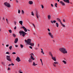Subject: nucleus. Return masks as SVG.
<instances>
[{
    "mask_svg": "<svg viewBox=\"0 0 73 73\" xmlns=\"http://www.w3.org/2000/svg\"><path fill=\"white\" fill-rule=\"evenodd\" d=\"M29 4L32 5L33 4V2L31 1H29Z\"/></svg>",
    "mask_w": 73,
    "mask_h": 73,
    "instance_id": "2eb2a0df",
    "label": "nucleus"
},
{
    "mask_svg": "<svg viewBox=\"0 0 73 73\" xmlns=\"http://www.w3.org/2000/svg\"><path fill=\"white\" fill-rule=\"evenodd\" d=\"M17 41H18V38H17L15 40L14 42L15 43H16L17 42Z\"/></svg>",
    "mask_w": 73,
    "mask_h": 73,
    "instance_id": "9b49d317",
    "label": "nucleus"
},
{
    "mask_svg": "<svg viewBox=\"0 0 73 73\" xmlns=\"http://www.w3.org/2000/svg\"><path fill=\"white\" fill-rule=\"evenodd\" d=\"M19 73H23L22 72H20Z\"/></svg>",
    "mask_w": 73,
    "mask_h": 73,
    "instance_id": "052dcab7",
    "label": "nucleus"
},
{
    "mask_svg": "<svg viewBox=\"0 0 73 73\" xmlns=\"http://www.w3.org/2000/svg\"><path fill=\"white\" fill-rule=\"evenodd\" d=\"M40 61H41V63L42 64V59H40Z\"/></svg>",
    "mask_w": 73,
    "mask_h": 73,
    "instance_id": "473e14b6",
    "label": "nucleus"
},
{
    "mask_svg": "<svg viewBox=\"0 0 73 73\" xmlns=\"http://www.w3.org/2000/svg\"><path fill=\"white\" fill-rule=\"evenodd\" d=\"M36 17L37 19H38V12H36Z\"/></svg>",
    "mask_w": 73,
    "mask_h": 73,
    "instance_id": "9d476101",
    "label": "nucleus"
},
{
    "mask_svg": "<svg viewBox=\"0 0 73 73\" xmlns=\"http://www.w3.org/2000/svg\"><path fill=\"white\" fill-rule=\"evenodd\" d=\"M13 54H16V52H13L12 53Z\"/></svg>",
    "mask_w": 73,
    "mask_h": 73,
    "instance_id": "58836bf2",
    "label": "nucleus"
},
{
    "mask_svg": "<svg viewBox=\"0 0 73 73\" xmlns=\"http://www.w3.org/2000/svg\"><path fill=\"white\" fill-rule=\"evenodd\" d=\"M1 20V18L0 17V20Z\"/></svg>",
    "mask_w": 73,
    "mask_h": 73,
    "instance_id": "338daca9",
    "label": "nucleus"
},
{
    "mask_svg": "<svg viewBox=\"0 0 73 73\" xmlns=\"http://www.w3.org/2000/svg\"><path fill=\"white\" fill-rule=\"evenodd\" d=\"M8 19L7 18L6 19V21L7 22V23H8Z\"/></svg>",
    "mask_w": 73,
    "mask_h": 73,
    "instance_id": "e433bc0d",
    "label": "nucleus"
},
{
    "mask_svg": "<svg viewBox=\"0 0 73 73\" xmlns=\"http://www.w3.org/2000/svg\"><path fill=\"white\" fill-rule=\"evenodd\" d=\"M48 32H50V29H48Z\"/></svg>",
    "mask_w": 73,
    "mask_h": 73,
    "instance_id": "c03bdc74",
    "label": "nucleus"
},
{
    "mask_svg": "<svg viewBox=\"0 0 73 73\" xmlns=\"http://www.w3.org/2000/svg\"><path fill=\"white\" fill-rule=\"evenodd\" d=\"M48 19H50V15H48Z\"/></svg>",
    "mask_w": 73,
    "mask_h": 73,
    "instance_id": "b1692460",
    "label": "nucleus"
},
{
    "mask_svg": "<svg viewBox=\"0 0 73 73\" xmlns=\"http://www.w3.org/2000/svg\"><path fill=\"white\" fill-rule=\"evenodd\" d=\"M15 46L16 47H17V46H18L17 45H15Z\"/></svg>",
    "mask_w": 73,
    "mask_h": 73,
    "instance_id": "864d4df0",
    "label": "nucleus"
},
{
    "mask_svg": "<svg viewBox=\"0 0 73 73\" xmlns=\"http://www.w3.org/2000/svg\"><path fill=\"white\" fill-rule=\"evenodd\" d=\"M8 70H10V68H8Z\"/></svg>",
    "mask_w": 73,
    "mask_h": 73,
    "instance_id": "5fc2aeb1",
    "label": "nucleus"
},
{
    "mask_svg": "<svg viewBox=\"0 0 73 73\" xmlns=\"http://www.w3.org/2000/svg\"><path fill=\"white\" fill-rule=\"evenodd\" d=\"M7 60L9 61H11V59L10 58V56H7Z\"/></svg>",
    "mask_w": 73,
    "mask_h": 73,
    "instance_id": "39448f33",
    "label": "nucleus"
},
{
    "mask_svg": "<svg viewBox=\"0 0 73 73\" xmlns=\"http://www.w3.org/2000/svg\"><path fill=\"white\" fill-rule=\"evenodd\" d=\"M50 36L51 38H53V35H50Z\"/></svg>",
    "mask_w": 73,
    "mask_h": 73,
    "instance_id": "72a5a7b5",
    "label": "nucleus"
},
{
    "mask_svg": "<svg viewBox=\"0 0 73 73\" xmlns=\"http://www.w3.org/2000/svg\"><path fill=\"white\" fill-rule=\"evenodd\" d=\"M29 62H32V60L31 59H29Z\"/></svg>",
    "mask_w": 73,
    "mask_h": 73,
    "instance_id": "5701e85b",
    "label": "nucleus"
},
{
    "mask_svg": "<svg viewBox=\"0 0 73 73\" xmlns=\"http://www.w3.org/2000/svg\"><path fill=\"white\" fill-rule=\"evenodd\" d=\"M60 24H61L62 25L63 27H65V25H63V24H62V22H61Z\"/></svg>",
    "mask_w": 73,
    "mask_h": 73,
    "instance_id": "412c9836",
    "label": "nucleus"
},
{
    "mask_svg": "<svg viewBox=\"0 0 73 73\" xmlns=\"http://www.w3.org/2000/svg\"><path fill=\"white\" fill-rule=\"evenodd\" d=\"M1 28L0 27V31L1 32Z\"/></svg>",
    "mask_w": 73,
    "mask_h": 73,
    "instance_id": "603ef678",
    "label": "nucleus"
},
{
    "mask_svg": "<svg viewBox=\"0 0 73 73\" xmlns=\"http://www.w3.org/2000/svg\"><path fill=\"white\" fill-rule=\"evenodd\" d=\"M41 49L42 50L41 52V53H42L43 54H44V52H43V50L42 48H41Z\"/></svg>",
    "mask_w": 73,
    "mask_h": 73,
    "instance_id": "a211bd4d",
    "label": "nucleus"
},
{
    "mask_svg": "<svg viewBox=\"0 0 73 73\" xmlns=\"http://www.w3.org/2000/svg\"><path fill=\"white\" fill-rule=\"evenodd\" d=\"M62 62L64 63V64H65L66 63V61L65 60H63Z\"/></svg>",
    "mask_w": 73,
    "mask_h": 73,
    "instance_id": "c756f323",
    "label": "nucleus"
},
{
    "mask_svg": "<svg viewBox=\"0 0 73 73\" xmlns=\"http://www.w3.org/2000/svg\"><path fill=\"white\" fill-rule=\"evenodd\" d=\"M4 5L6 6L7 7H8V8H9V7H11V6L10 5V4L9 3H8L7 2L5 3H4Z\"/></svg>",
    "mask_w": 73,
    "mask_h": 73,
    "instance_id": "20e7f679",
    "label": "nucleus"
},
{
    "mask_svg": "<svg viewBox=\"0 0 73 73\" xmlns=\"http://www.w3.org/2000/svg\"><path fill=\"white\" fill-rule=\"evenodd\" d=\"M8 46H9V45L8 44H7V45H6V46L7 47H8Z\"/></svg>",
    "mask_w": 73,
    "mask_h": 73,
    "instance_id": "de8ad7c7",
    "label": "nucleus"
},
{
    "mask_svg": "<svg viewBox=\"0 0 73 73\" xmlns=\"http://www.w3.org/2000/svg\"><path fill=\"white\" fill-rule=\"evenodd\" d=\"M19 23H20V24L21 25H23V21H19Z\"/></svg>",
    "mask_w": 73,
    "mask_h": 73,
    "instance_id": "4468645a",
    "label": "nucleus"
},
{
    "mask_svg": "<svg viewBox=\"0 0 73 73\" xmlns=\"http://www.w3.org/2000/svg\"><path fill=\"white\" fill-rule=\"evenodd\" d=\"M12 46H11L9 47V49L11 50L12 49Z\"/></svg>",
    "mask_w": 73,
    "mask_h": 73,
    "instance_id": "cd10ccee",
    "label": "nucleus"
},
{
    "mask_svg": "<svg viewBox=\"0 0 73 73\" xmlns=\"http://www.w3.org/2000/svg\"><path fill=\"white\" fill-rule=\"evenodd\" d=\"M33 25V27H34L35 28V25L33 23L32 24Z\"/></svg>",
    "mask_w": 73,
    "mask_h": 73,
    "instance_id": "a19ab883",
    "label": "nucleus"
},
{
    "mask_svg": "<svg viewBox=\"0 0 73 73\" xmlns=\"http://www.w3.org/2000/svg\"><path fill=\"white\" fill-rule=\"evenodd\" d=\"M22 28L24 30V31H25V32H27V29H26V28H25V27H22Z\"/></svg>",
    "mask_w": 73,
    "mask_h": 73,
    "instance_id": "0eeeda50",
    "label": "nucleus"
},
{
    "mask_svg": "<svg viewBox=\"0 0 73 73\" xmlns=\"http://www.w3.org/2000/svg\"><path fill=\"white\" fill-rule=\"evenodd\" d=\"M2 64L3 65H4V63L3 62H2Z\"/></svg>",
    "mask_w": 73,
    "mask_h": 73,
    "instance_id": "3c124183",
    "label": "nucleus"
},
{
    "mask_svg": "<svg viewBox=\"0 0 73 73\" xmlns=\"http://www.w3.org/2000/svg\"><path fill=\"white\" fill-rule=\"evenodd\" d=\"M13 36L15 37H16V35L15 34H13Z\"/></svg>",
    "mask_w": 73,
    "mask_h": 73,
    "instance_id": "c85d7f7f",
    "label": "nucleus"
},
{
    "mask_svg": "<svg viewBox=\"0 0 73 73\" xmlns=\"http://www.w3.org/2000/svg\"><path fill=\"white\" fill-rule=\"evenodd\" d=\"M57 20L58 21H59V22H60V23H61V20H60V19L59 18H57Z\"/></svg>",
    "mask_w": 73,
    "mask_h": 73,
    "instance_id": "f3484780",
    "label": "nucleus"
},
{
    "mask_svg": "<svg viewBox=\"0 0 73 73\" xmlns=\"http://www.w3.org/2000/svg\"><path fill=\"white\" fill-rule=\"evenodd\" d=\"M11 65H12L13 66V65H14V64L13 63H11Z\"/></svg>",
    "mask_w": 73,
    "mask_h": 73,
    "instance_id": "49530a36",
    "label": "nucleus"
},
{
    "mask_svg": "<svg viewBox=\"0 0 73 73\" xmlns=\"http://www.w3.org/2000/svg\"><path fill=\"white\" fill-rule=\"evenodd\" d=\"M29 45H31V46H33L34 45V44L33 43H30V44H29Z\"/></svg>",
    "mask_w": 73,
    "mask_h": 73,
    "instance_id": "dca6fc26",
    "label": "nucleus"
},
{
    "mask_svg": "<svg viewBox=\"0 0 73 73\" xmlns=\"http://www.w3.org/2000/svg\"><path fill=\"white\" fill-rule=\"evenodd\" d=\"M28 31H30V30H27Z\"/></svg>",
    "mask_w": 73,
    "mask_h": 73,
    "instance_id": "e2e57ef3",
    "label": "nucleus"
},
{
    "mask_svg": "<svg viewBox=\"0 0 73 73\" xmlns=\"http://www.w3.org/2000/svg\"><path fill=\"white\" fill-rule=\"evenodd\" d=\"M9 33H12V30H9Z\"/></svg>",
    "mask_w": 73,
    "mask_h": 73,
    "instance_id": "a878e982",
    "label": "nucleus"
},
{
    "mask_svg": "<svg viewBox=\"0 0 73 73\" xmlns=\"http://www.w3.org/2000/svg\"><path fill=\"white\" fill-rule=\"evenodd\" d=\"M66 48H61L59 49V50L61 52L64 54L67 53V51L66 50Z\"/></svg>",
    "mask_w": 73,
    "mask_h": 73,
    "instance_id": "f257e3e1",
    "label": "nucleus"
},
{
    "mask_svg": "<svg viewBox=\"0 0 73 73\" xmlns=\"http://www.w3.org/2000/svg\"><path fill=\"white\" fill-rule=\"evenodd\" d=\"M37 65V64H35V62H33V65H34V66H36V65Z\"/></svg>",
    "mask_w": 73,
    "mask_h": 73,
    "instance_id": "4be33fe9",
    "label": "nucleus"
},
{
    "mask_svg": "<svg viewBox=\"0 0 73 73\" xmlns=\"http://www.w3.org/2000/svg\"><path fill=\"white\" fill-rule=\"evenodd\" d=\"M51 23L52 24H53V23H56V21H51Z\"/></svg>",
    "mask_w": 73,
    "mask_h": 73,
    "instance_id": "f8f14e48",
    "label": "nucleus"
},
{
    "mask_svg": "<svg viewBox=\"0 0 73 73\" xmlns=\"http://www.w3.org/2000/svg\"><path fill=\"white\" fill-rule=\"evenodd\" d=\"M63 21L64 22H65V20L63 19Z\"/></svg>",
    "mask_w": 73,
    "mask_h": 73,
    "instance_id": "13d9d810",
    "label": "nucleus"
},
{
    "mask_svg": "<svg viewBox=\"0 0 73 73\" xmlns=\"http://www.w3.org/2000/svg\"><path fill=\"white\" fill-rule=\"evenodd\" d=\"M57 3H55V7L57 8Z\"/></svg>",
    "mask_w": 73,
    "mask_h": 73,
    "instance_id": "bb28decb",
    "label": "nucleus"
},
{
    "mask_svg": "<svg viewBox=\"0 0 73 73\" xmlns=\"http://www.w3.org/2000/svg\"><path fill=\"white\" fill-rule=\"evenodd\" d=\"M11 64H9V66H11Z\"/></svg>",
    "mask_w": 73,
    "mask_h": 73,
    "instance_id": "bf43d9fd",
    "label": "nucleus"
},
{
    "mask_svg": "<svg viewBox=\"0 0 73 73\" xmlns=\"http://www.w3.org/2000/svg\"><path fill=\"white\" fill-rule=\"evenodd\" d=\"M29 48H30V49H32V46H30L29 47Z\"/></svg>",
    "mask_w": 73,
    "mask_h": 73,
    "instance_id": "79ce46f5",
    "label": "nucleus"
},
{
    "mask_svg": "<svg viewBox=\"0 0 73 73\" xmlns=\"http://www.w3.org/2000/svg\"><path fill=\"white\" fill-rule=\"evenodd\" d=\"M25 41L26 43L28 44L29 45L31 43V40L30 39H27V40H25Z\"/></svg>",
    "mask_w": 73,
    "mask_h": 73,
    "instance_id": "7ed1b4c3",
    "label": "nucleus"
},
{
    "mask_svg": "<svg viewBox=\"0 0 73 73\" xmlns=\"http://www.w3.org/2000/svg\"><path fill=\"white\" fill-rule=\"evenodd\" d=\"M31 58L32 60H35V58H34L32 56H31Z\"/></svg>",
    "mask_w": 73,
    "mask_h": 73,
    "instance_id": "aec40b11",
    "label": "nucleus"
},
{
    "mask_svg": "<svg viewBox=\"0 0 73 73\" xmlns=\"http://www.w3.org/2000/svg\"><path fill=\"white\" fill-rule=\"evenodd\" d=\"M2 45L4 46V44H2Z\"/></svg>",
    "mask_w": 73,
    "mask_h": 73,
    "instance_id": "69168bd1",
    "label": "nucleus"
},
{
    "mask_svg": "<svg viewBox=\"0 0 73 73\" xmlns=\"http://www.w3.org/2000/svg\"><path fill=\"white\" fill-rule=\"evenodd\" d=\"M38 46H39V44H38Z\"/></svg>",
    "mask_w": 73,
    "mask_h": 73,
    "instance_id": "0e129e2a",
    "label": "nucleus"
},
{
    "mask_svg": "<svg viewBox=\"0 0 73 73\" xmlns=\"http://www.w3.org/2000/svg\"><path fill=\"white\" fill-rule=\"evenodd\" d=\"M64 2H66V3H69V0H63Z\"/></svg>",
    "mask_w": 73,
    "mask_h": 73,
    "instance_id": "1a4fd4ad",
    "label": "nucleus"
},
{
    "mask_svg": "<svg viewBox=\"0 0 73 73\" xmlns=\"http://www.w3.org/2000/svg\"><path fill=\"white\" fill-rule=\"evenodd\" d=\"M60 3L62 4V5L64 6L65 5V3L62 1H60Z\"/></svg>",
    "mask_w": 73,
    "mask_h": 73,
    "instance_id": "6e6552de",
    "label": "nucleus"
},
{
    "mask_svg": "<svg viewBox=\"0 0 73 73\" xmlns=\"http://www.w3.org/2000/svg\"><path fill=\"white\" fill-rule=\"evenodd\" d=\"M16 61H17L18 62H19V61H20V58L17 56L16 59Z\"/></svg>",
    "mask_w": 73,
    "mask_h": 73,
    "instance_id": "423d86ee",
    "label": "nucleus"
},
{
    "mask_svg": "<svg viewBox=\"0 0 73 73\" xmlns=\"http://www.w3.org/2000/svg\"><path fill=\"white\" fill-rule=\"evenodd\" d=\"M56 25L57 27H58V23H56Z\"/></svg>",
    "mask_w": 73,
    "mask_h": 73,
    "instance_id": "393cba45",
    "label": "nucleus"
},
{
    "mask_svg": "<svg viewBox=\"0 0 73 73\" xmlns=\"http://www.w3.org/2000/svg\"><path fill=\"white\" fill-rule=\"evenodd\" d=\"M18 13H20V11L19 10H18Z\"/></svg>",
    "mask_w": 73,
    "mask_h": 73,
    "instance_id": "4c0bfd02",
    "label": "nucleus"
},
{
    "mask_svg": "<svg viewBox=\"0 0 73 73\" xmlns=\"http://www.w3.org/2000/svg\"><path fill=\"white\" fill-rule=\"evenodd\" d=\"M21 48H23V45L22 44H21L20 45Z\"/></svg>",
    "mask_w": 73,
    "mask_h": 73,
    "instance_id": "c9c22d12",
    "label": "nucleus"
},
{
    "mask_svg": "<svg viewBox=\"0 0 73 73\" xmlns=\"http://www.w3.org/2000/svg\"><path fill=\"white\" fill-rule=\"evenodd\" d=\"M10 1H12V0H10Z\"/></svg>",
    "mask_w": 73,
    "mask_h": 73,
    "instance_id": "774afa93",
    "label": "nucleus"
},
{
    "mask_svg": "<svg viewBox=\"0 0 73 73\" xmlns=\"http://www.w3.org/2000/svg\"><path fill=\"white\" fill-rule=\"evenodd\" d=\"M49 54L50 56H51L52 57L53 56V55H52V53H51V52H49Z\"/></svg>",
    "mask_w": 73,
    "mask_h": 73,
    "instance_id": "6ab92c4d",
    "label": "nucleus"
},
{
    "mask_svg": "<svg viewBox=\"0 0 73 73\" xmlns=\"http://www.w3.org/2000/svg\"><path fill=\"white\" fill-rule=\"evenodd\" d=\"M52 59H53V60H54V61H56V58H55V57H53L52 56Z\"/></svg>",
    "mask_w": 73,
    "mask_h": 73,
    "instance_id": "ddd939ff",
    "label": "nucleus"
},
{
    "mask_svg": "<svg viewBox=\"0 0 73 73\" xmlns=\"http://www.w3.org/2000/svg\"><path fill=\"white\" fill-rule=\"evenodd\" d=\"M31 14L32 16H34V14L33 13V11H32L31 12Z\"/></svg>",
    "mask_w": 73,
    "mask_h": 73,
    "instance_id": "2f4dec72",
    "label": "nucleus"
},
{
    "mask_svg": "<svg viewBox=\"0 0 73 73\" xmlns=\"http://www.w3.org/2000/svg\"><path fill=\"white\" fill-rule=\"evenodd\" d=\"M48 35H49L50 36V35H52V34H51V33H49Z\"/></svg>",
    "mask_w": 73,
    "mask_h": 73,
    "instance_id": "f704fd0d",
    "label": "nucleus"
},
{
    "mask_svg": "<svg viewBox=\"0 0 73 73\" xmlns=\"http://www.w3.org/2000/svg\"><path fill=\"white\" fill-rule=\"evenodd\" d=\"M57 1L58 2H59V1H60V0H57Z\"/></svg>",
    "mask_w": 73,
    "mask_h": 73,
    "instance_id": "680f3d73",
    "label": "nucleus"
},
{
    "mask_svg": "<svg viewBox=\"0 0 73 73\" xmlns=\"http://www.w3.org/2000/svg\"><path fill=\"white\" fill-rule=\"evenodd\" d=\"M20 34V36H22L23 37H24L25 36V35H27V33L25 32L24 31H19V32Z\"/></svg>",
    "mask_w": 73,
    "mask_h": 73,
    "instance_id": "f03ea898",
    "label": "nucleus"
},
{
    "mask_svg": "<svg viewBox=\"0 0 73 73\" xmlns=\"http://www.w3.org/2000/svg\"><path fill=\"white\" fill-rule=\"evenodd\" d=\"M42 8H44V6L42 5Z\"/></svg>",
    "mask_w": 73,
    "mask_h": 73,
    "instance_id": "09e8293b",
    "label": "nucleus"
},
{
    "mask_svg": "<svg viewBox=\"0 0 73 73\" xmlns=\"http://www.w3.org/2000/svg\"><path fill=\"white\" fill-rule=\"evenodd\" d=\"M6 54H9V52H7L6 53Z\"/></svg>",
    "mask_w": 73,
    "mask_h": 73,
    "instance_id": "ea45409f",
    "label": "nucleus"
},
{
    "mask_svg": "<svg viewBox=\"0 0 73 73\" xmlns=\"http://www.w3.org/2000/svg\"><path fill=\"white\" fill-rule=\"evenodd\" d=\"M54 64H58V63L57 62H54Z\"/></svg>",
    "mask_w": 73,
    "mask_h": 73,
    "instance_id": "37998d69",
    "label": "nucleus"
},
{
    "mask_svg": "<svg viewBox=\"0 0 73 73\" xmlns=\"http://www.w3.org/2000/svg\"><path fill=\"white\" fill-rule=\"evenodd\" d=\"M53 65L54 66H56V65L55 64H53Z\"/></svg>",
    "mask_w": 73,
    "mask_h": 73,
    "instance_id": "6e6d98bb",
    "label": "nucleus"
},
{
    "mask_svg": "<svg viewBox=\"0 0 73 73\" xmlns=\"http://www.w3.org/2000/svg\"><path fill=\"white\" fill-rule=\"evenodd\" d=\"M14 29H16V27L15 26L14 28Z\"/></svg>",
    "mask_w": 73,
    "mask_h": 73,
    "instance_id": "8fccbe9b",
    "label": "nucleus"
},
{
    "mask_svg": "<svg viewBox=\"0 0 73 73\" xmlns=\"http://www.w3.org/2000/svg\"><path fill=\"white\" fill-rule=\"evenodd\" d=\"M16 2H17V3H19V2H18V1H17V0H16Z\"/></svg>",
    "mask_w": 73,
    "mask_h": 73,
    "instance_id": "4d7b16f0",
    "label": "nucleus"
},
{
    "mask_svg": "<svg viewBox=\"0 0 73 73\" xmlns=\"http://www.w3.org/2000/svg\"><path fill=\"white\" fill-rule=\"evenodd\" d=\"M51 7H53V5L52 4H51Z\"/></svg>",
    "mask_w": 73,
    "mask_h": 73,
    "instance_id": "a18cd8bd",
    "label": "nucleus"
},
{
    "mask_svg": "<svg viewBox=\"0 0 73 73\" xmlns=\"http://www.w3.org/2000/svg\"><path fill=\"white\" fill-rule=\"evenodd\" d=\"M22 14H23V15L24 14V11H23V10H22Z\"/></svg>",
    "mask_w": 73,
    "mask_h": 73,
    "instance_id": "7c9ffc66",
    "label": "nucleus"
}]
</instances>
